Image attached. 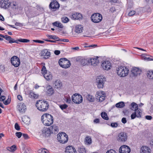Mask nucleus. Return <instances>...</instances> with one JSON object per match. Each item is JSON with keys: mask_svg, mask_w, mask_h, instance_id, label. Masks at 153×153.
I'll use <instances>...</instances> for the list:
<instances>
[{"mask_svg": "<svg viewBox=\"0 0 153 153\" xmlns=\"http://www.w3.org/2000/svg\"><path fill=\"white\" fill-rule=\"evenodd\" d=\"M41 119L43 124L47 126L51 125L53 122V116L48 113L44 114L42 116Z\"/></svg>", "mask_w": 153, "mask_h": 153, "instance_id": "1", "label": "nucleus"}, {"mask_svg": "<svg viewBox=\"0 0 153 153\" xmlns=\"http://www.w3.org/2000/svg\"><path fill=\"white\" fill-rule=\"evenodd\" d=\"M131 110H133V109H134V112L132 113L131 116V119L133 120L136 117L141 118L142 113L139 110L137 104L135 102H132L131 104Z\"/></svg>", "mask_w": 153, "mask_h": 153, "instance_id": "2", "label": "nucleus"}, {"mask_svg": "<svg viewBox=\"0 0 153 153\" xmlns=\"http://www.w3.org/2000/svg\"><path fill=\"white\" fill-rule=\"evenodd\" d=\"M36 105L38 109L41 111H45L49 108V104L48 102L42 101V100L37 101Z\"/></svg>", "mask_w": 153, "mask_h": 153, "instance_id": "3", "label": "nucleus"}, {"mask_svg": "<svg viewBox=\"0 0 153 153\" xmlns=\"http://www.w3.org/2000/svg\"><path fill=\"white\" fill-rule=\"evenodd\" d=\"M116 70L117 74L121 77H124L126 76L129 72L128 68L125 66H118Z\"/></svg>", "mask_w": 153, "mask_h": 153, "instance_id": "4", "label": "nucleus"}, {"mask_svg": "<svg viewBox=\"0 0 153 153\" xmlns=\"http://www.w3.org/2000/svg\"><path fill=\"white\" fill-rule=\"evenodd\" d=\"M57 140L58 142L62 144L66 143L68 140V135L65 132L59 133L57 135Z\"/></svg>", "mask_w": 153, "mask_h": 153, "instance_id": "5", "label": "nucleus"}, {"mask_svg": "<svg viewBox=\"0 0 153 153\" xmlns=\"http://www.w3.org/2000/svg\"><path fill=\"white\" fill-rule=\"evenodd\" d=\"M59 63L61 67L64 68L69 67L71 65L70 61L65 58L60 59L59 61Z\"/></svg>", "mask_w": 153, "mask_h": 153, "instance_id": "6", "label": "nucleus"}, {"mask_svg": "<svg viewBox=\"0 0 153 153\" xmlns=\"http://www.w3.org/2000/svg\"><path fill=\"white\" fill-rule=\"evenodd\" d=\"M72 99L73 101L75 103L79 104L82 102L83 98L80 94L75 93L72 96Z\"/></svg>", "mask_w": 153, "mask_h": 153, "instance_id": "7", "label": "nucleus"}, {"mask_svg": "<svg viewBox=\"0 0 153 153\" xmlns=\"http://www.w3.org/2000/svg\"><path fill=\"white\" fill-rule=\"evenodd\" d=\"M102 18V15L98 13L93 14L91 16V19L92 22L98 23L101 22Z\"/></svg>", "mask_w": 153, "mask_h": 153, "instance_id": "8", "label": "nucleus"}, {"mask_svg": "<svg viewBox=\"0 0 153 153\" xmlns=\"http://www.w3.org/2000/svg\"><path fill=\"white\" fill-rule=\"evenodd\" d=\"M127 138V134L125 132H121L118 134L117 140L119 142H123L126 141Z\"/></svg>", "mask_w": 153, "mask_h": 153, "instance_id": "9", "label": "nucleus"}, {"mask_svg": "<svg viewBox=\"0 0 153 153\" xmlns=\"http://www.w3.org/2000/svg\"><path fill=\"white\" fill-rule=\"evenodd\" d=\"M106 81V78L104 77L100 76L96 79L97 83V85L98 88H102L104 86V83Z\"/></svg>", "mask_w": 153, "mask_h": 153, "instance_id": "10", "label": "nucleus"}, {"mask_svg": "<svg viewBox=\"0 0 153 153\" xmlns=\"http://www.w3.org/2000/svg\"><path fill=\"white\" fill-rule=\"evenodd\" d=\"M10 8L9 10L10 14L14 13L19 8L18 4L16 2L13 1L11 3Z\"/></svg>", "mask_w": 153, "mask_h": 153, "instance_id": "11", "label": "nucleus"}, {"mask_svg": "<svg viewBox=\"0 0 153 153\" xmlns=\"http://www.w3.org/2000/svg\"><path fill=\"white\" fill-rule=\"evenodd\" d=\"M12 64L15 67H18L20 64L19 59L16 56H12L10 59Z\"/></svg>", "mask_w": 153, "mask_h": 153, "instance_id": "12", "label": "nucleus"}, {"mask_svg": "<svg viewBox=\"0 0 153 153\" xmlns=\"http://www.w3.org/2000/svg\"><path fill=\"white\" fill-rule=\"evenodd\" d=\"M96 99L101 102L103 101L105 99V94L103 91H98L96 95Z\"/></svg>", "mask_w": 153, "mask_h": 153, "instance_id": "13", "label": "nucleus"}, {"mask_svg": "<svg viewBox=\"0 0 153 153\" xmlns=\"http://www.w3.org/2000/svg\"><path fill=\"white\" fill-rule=\"evenodd\" d=\"M59 7V4L56 0H52L49 5V7L51 10L55 11Z\"/></svg>", "mask_w": 153, "mask_h": 153, "instance_id": "14", "label": "nucleus"}, {"mask_svg": "<svg viewBox=\"0 0 153 153\" xmlns=\"http://www.w3.org/2000/svg\"><path fill=\"white\" fill-rule=\"evenodd\" d=\"M11 3L9 0H1L0 2L1 7L2 8L7 9L10 7Z\"/></svg>", "mask_w": 153, "mask_h": 153, "instance_id": "15", "label": "nucleus"}, {"mask_svg": "<svg viewBox=\"0 0 153 153\" xmlns=\"http://www.w3.org/2000/svg\"><path fill=\"white\" fill-rule=\"evenodd\" d=\"M131 149L130 147L126 145L121 146L119 149L120 153H129Z\"/></svg>", "mask_w": 153, "mask_h": 153, "instance_id": "16", "label": "nucleus"}, {"mask_svg": "<svg viewBox=\"0 0 153 153\" xmlns=\"http://www.w3.org/2000/svg\"><path fill=\"white\" fill-rule=\"evenodd\" d=\"M101 66L104 70H108L111 67V64L109 61H106L103 62Z\"/></svg>", "mask_w": 153, "mask_h": 153, "instance_id": "17", "label": "nucleus"}, {"mask_svg": "<svg viewBox=\"0 0 153 153\" xmlns=\"http://www.w3.org/2000/svg\"><path fill=\"white\" fill-rule=\"evenodd\" d=\"M41 56H44L45 59H48L51 56V53L47 49H45L41 51Z\"/></svg>", "mask_w": 153, "mask_h": 153, "instance_id": "18", "label": "nucleus"}, {"mask_svg": "<svg viewBox=\"0 0 153 153\" xmlns=\"http://www.w3.org/2000/svg\"><path fill=\"white\" fill-rule=\"evenodd\" d=\"M141 72V70L139 68L136 67H133L131 70V74L135 76H137L138 75H140Z\"/></svg>", "mask_w": 153, "mask_h": 153, "instance_id": "19", "label": "nucleus"}, {"mask_svg": "<svg viewBox=\"0 0 153 153\" xmlns=\"http://www.w3.org/2000/svg\"><path fill=\"white\" fill-rule=\"evenodd\" d=\"M65 153H77L76 149L73 146H69L66 147Z\"/></svg>", "mask_w": 153, "mask_h": 153, "instance_id": "20", "label": "nucleus"}, {"mask_svg": "<svg viewBox=\"0 0 153 153\" xmlns=\"http://www.w3.org/2000/svg\"><path fill=\"white\" fill-rule=\"evenodd\" d=\"M82 15L79 13H75L72 14L71 18L73 20H81L82 19Z\"/></svg>", "mask_w": 153, "mask_h": 153, "instance_id": "21", "label": "nucleus"}, {"mask_svg": "<svg viewBox=\"0 0 153 153\" xmlns=\"http://www.w3.org/2000/svg\"><path fill=\"white\" fill-rule=\"evenodd\" d=\"M18 106V110L20 112L23 113L25 112L26 110V107L24 103L21 102Z\"/></svg>", "mask_w": 153, "mask_h": 153, "instance_id": "22", "label": "nucleus"}, {"mask_svg": "<svg viewBox=\"0 0 153 153\" xmlns=\"http://www.w3.org/2000/svg\"><path fill=\"white\" fill-rule=\"evenodd\" d=\"M42 132L43 136L45 137L49 136L52 133L51 129L47 128H44L42 130Z\"/></svg>", "mask_w": 153, "mask_h": 153, "instance_id": "23", "label": "nucleus"}, {"mask_svg": "<svg viewBox=\"0 0 153 153\" xmlns=\"http://www.w3.org/2000/svg\"><path fill=\"white\" fill-rule=\"evenodd\" d=\"M46 88L47 90L46 93L48 95L51 96L54 94V91L51 86L48 85L46 86Z\"/></svg>", "mask_w": 153, "mask_h": 153, "instance_id": "24", "label": "nucleus"}, {"mask_svg": "<svg viewBox=\"0 0 153 153\" xmlns=\"http://www.w3.org/2000/svg\"><path fill=\"white\" fill-rule=\"evenodd\" d=\"M98 58L97 57L96 58H89V63H91V65L95 66L99 63V61L98 59Z\"/></svg>", "mask_w": 153, "mask_h": 153, "instance_id": "25", "label": "nucleus"}, {"mask_svg": "<svg viewBox=\"0 0 153 153\" xmlns=\"http://www.w3.org/2000/svg\"><path fill=\"white\" fill-rule=\"evenodd\" d=\"M141 153H151L149 148L146 146H143L141 148Z\"/></svg>", "mask_w": 153, "mask_h": 153, "instance_id": "26", "label": "nucleus"}, {"mask_svg": "<svg viewBox=\"0 0 153 153\" xmlns=\"http://www.w3.org/2000/svg\"><path fill=\"white\" fill-rule=\"evenodd\" d=\"M54 84L55 87L56 88H61L62 87V83L59 79L56 80L54 82Z\"/></svg>", "mask_w": 153, "mask_h": 153, "instance_id": "27", "label": "nucleus"}, {"mask_svg": "<svg viewBox=\"0 0 153 153\" xmlns=\"http://www.w3.org/2000/svg\"><path fill=\"white\" fill-rule=\"evenodd\" d=\"M43 75L44 78L47 80H50L52 78V75L49 72H48Z\"/></svg>", "mask_w": 153, "mask_h": 153, "instance_id": "28", "label": "nucleus"}, {"mask_svg": "<svg viewBox=\"0 0 153 153\" xmlns=\"http://www.w3.org/2000/svg\"><path fill=\"white\" fill-rule=\"evenodd\" d=\"M49 129H51L52 133H55L56 132H58L59 131L57 126L55 125H53L51 126Z\"/></svg>", "mask_w": 153, "mask_h": 153, "instance_id": "29", "label": "nucleus"}, {"mask_svg": "<svg viewBox=\"0 0 153 153\" xmlns=\"http://www.w3.org/2000/svg\"><path fill=\"white\" fill-rule=\"evenodd\" d=\"M82 27L81 25H77L75 27V31L78 33H80L82 32Z\"/></svg>", "mask_w": 153, "mask_h": 153, "instance_id": "30", "label": "nucleus"}, {"mask_svg": "<svg viewBox=\"0 0 153 153\" xmlns=\"http://www.w3.org/2000/svg\"><path fill=\"white\" fill-rule=\"evenodd\" d=\"M147 77L150 79H153V71H149L146 74Z\"/></svg>", "mask_w": 153, "mask_h": 153, "instance_id": "31", "label": "nucleus"}, {"mask_svg": "<svg viewBox=\"0 0 153 153\" xmlns=\"http://www.w3.org/2000/svg\"><path fill=\"white\" fill-rule=\"evenodd\" d=\"M49 39L54 40L55 41H59V38L56 35H48L47 36Z\"/></svg>", "mask_w": 153, "mask_h": 153, "instance_id": "32", "label": "nucleus"}, {"mask_svg": "<svg viewBox=\"0 0 153 153\" xmlns=\"http://www.w3.org/2000/svg\"><path fill=\"white\" fill-rule=\"evenodd\" d=\"M125 105L124 102H120L117 103L116 104V106L117 108H123Z\"/></svg>", "mask_w": 153, "mask_h": 153, "instance_id": "33", "label": "nucleus"}, {"mask_svg": "<svg viewBox=\"0 0 153 153\" xmlns=\"http://www.w3.org/2000/svg\"><path fill=\"white\" fill-rule=\"evenodd\" d=\"M53 26H55L57 27H59L60 28H62L63 26L62 24L59 23L58 22H56L53 23Z\"/></svg>", "mask_w": 153, "mask_h": 153, "instance_id": "34", "label": "nucleus"}, {"mask_svg": "<svg viewBox=\"0 0 153 153\" xmlns=\"http://www.w3.org/2000/svg\"><path fill=\"white\" fill-rule=\"evenodd\" d=\"M101 116L104 120H108L109 119L107 114L105 112H103L101 113Z\"/></svg>", "mask_w": 153, "mask_h": 153, "instance_id": "35", "label": "nucleus"}, {"mask_svg": "<svg viewBox=\"0 0 153 153\" xmlns=\"http://www.w3.org/2000/svg\"><path fill=\"white\" fill-rule=\"evenodd\" d=\"M87 63H89V58L86 59H82L81 61V64L83 65H87Z\"/></svg>", "mask_w": 153, "mask_h": 153, "instance_id": "36", "label": "nucleus"}, {"mask_svg": "<svg viewBox=\"0 0 153 153\" xmlns=\"http://www.w3.org/2000/svg\"><path fill=\"white\" fill-rule=\"evenodd\" d=\"M86 98L88 101L91 102H93L94 100V97L88 94L86 96Z\"/></svg>", "mask_w": 153, "mask_h": 153, "instance_id": "37", "label": "nucleus"}, {"mask_svg": "<svg viewBox=\"0 0 153 153\" xmlns=\"http://www.w3.org/2000/svg\"><path fill=\"white\" fill-rule=\"evenodd\" d=\"M0 37L3 38L5 39L6 40L9 41L12 39V38L11 36L7 35L4 36L3 35L0 34Z\"/></svg>", "mask_w": 153, "mask_h": 153, "instance_id": "38", "label": "nucleus"}, {"mask_svg": "<svg viewBox=\"0 0 153 153\" xmlns=\"http://www.w3.org/2000/svg\"><path fill=\"white\" fill-rule=\"evenodd\" d=\"M62 22L64 23L68 22L69 20V19L67 17L64 16L61 19Z\"/></svg>", "mask_w": 153, "mask_h": 153, "instance_id": "39", "label": "nucleus"}, {"mask_svg": "<svg viewBox=\"0 0 153 153\" xmlns=\"http://www.w3.org/2000/svg\"><path fill=\"white\" fill-rule=\"evenodd\" d=\"M78 151L79 153H86L85 149L84 147L79 148Z\"/></svg>", "mask_w": 153, "mask_h": 153, "instance_id": "40", "label": "nucleus"}, {"mask_svg": "<svg viewBox=\"0 0 153 153\" xmlns=\"http://www.w3.org/2000/svg\"><path fill=\"white\" fill-rule=\"evenodd\" d=\"M18 41L19 42H20L23 43H27L30 42V40L27 39H18Z\"/></svg>", "mask_w": 153, "mask_h": 153, "instance_id": "41", "label": "nucleus"}, {"mask_svg": "<svg viewBox=\"0 0 153 153\" xmlns=\"http://www.w3.org/2000/svg\"><path fill=\"white\" fill-rule=\"evenodd\" d=\"M38 152L39 153H48V151L45 149H39Z\"/></svg>", "mask_w": 153, "mask_h": 153, "instance_id": "42", "label": "nucleus"}, {"mask_svg": "<svg viewBox=\"0 0 153 153\" xmlns=\"http://www.w3.org/2000/svg\"><path fill=\"white\" fill-rule=\"evenodd\" d=\"M59 106L60 108L63 110L64 109H66L68 107V105L67 104H64L59 105Z\"/></svg>", "mask_w": 153, "mask_h": 153, "instance_id": "43", "label": "nucleus"}, {"mask_svg": "<svg viewBox=\"0 0 153 153\" xmlns=\"http://www.w3.org/2000/svg\"><path fill=\"white\" fill-rule=\"evenodd\" d=\"M86 142L88 144H91V140L89 137H86L85 138Z\"/></svg>", "mask_w": 153, "mask_h": 153, "instance_id": "44", "label": "nucleus"}, {"mask_svg": "<svg viewBox=\"0 0 153 153\" xmlns=\"http://www.w3.org/2000/svg\"><path fill=\"white\" fill-rule=\"evenodd\" d=\"M42 73V74H44L45 73L48 72L46 67L45 66H43L41 69Z\"/></svg>", "mask_w": 153, "mask_h": 153, "instance_id": "45", "label": "nucleus"}, {"mask_svg": "<svg viewBox=\"0 0 153 153\" xmlns=\"http://www.w3.org/2000/svg\"><path fill=\"white\" fill-rule=\"evenodd\" d=\"M9 148L10 149L9 150L12 152H14L16 149V146L15 145H13L11 146Z\"/></svg>", "mask_w": 153, "mask_h": 153, "instance_id": "46", "label": "nucleus"}, {"mask_svg": "<svg viewBox=\"0 0 153 153\" xmlns=\"http://www.w3.org/2000/svg\"><path fill=\"white\" fill-rule=\"evenodd\" d=\"M15 128L17 131H19L20 130V127L18 124L16 123L15 124Z\"/></svg>", "mask_w": 153, "mask_h": 153, "instance_id": "47", "label": "nucleus"}, {"mask_svg": "<svg viewBox=\"0 0 153 153\" xmlns=\"http://www.w3.org/2000/svg\"><path fill=\"white\" fill-rule=\"evenodd\" d=\"M16 136L19 138H20L22 135V134L21 132H17L16 133Z\"/></svg>", "mask_w": 153, "mask_h": 153, "instance_id": "48", "label": "nucleus"}, {"mask_svg": "<svg viewBox=\"0 0 153 153\" xmlns=\"http://www.w3.org/2000/svg\"><path fill=\"white\" fill-rule=\"evenodd\" d=\"M118 124L116 123H112L111 124L110 126L113 128H116L117 127Z\"/></svg>", "mask_w": 153, "mask_h": 153, "instance_id": "49", "label": "nucleus"}, {"mask_svg": "<svg viewBox=\"0 0 153 153\" xmlns=\"http://www.w3.org/2000/svg\"><path fill=\"white\" fill-rule=\"evenodd\" d=\"M9 43H11V44L13 43H19L18 41V39L16 40H15L12 38L9 41Z\"/></svg>", "mask_w": 153, "mask_h": 153, "instance_id": "50", "label": "nucleus"}, {"mask_svg": "<svg viewBox=\"0 0 153 153\" xmlns=\"http://www.w3.org/2000/svg\"><path fill=\"white\" fill-rule=\"evenodd\" d=\"M135 13V11L134 10L131 11L128 13L129 16H131L134 15Z\"/></svg>", "mask_w": 153, "mask_h": 153, "instance_id": "51", "label": "nucleus"}, {"mask_svg": "<svg viewBox=\"0 0 153 153\" xmlns=\"http://www.w3.org/2000/svg\"><path fill=\"white\" fill-rule=\"evenodd\" d=\"M22 136L25 139H28L29 138V137L28 135L26 134H23Z\"/></svg>", "mask_w": 153, "mask_h": 153, "instance_id": "52", "label": "nucleus"}, {"mask_svg": "<svg viewBox=\"0 0 153 153\" xmlns=\"http://www.w3.org/2000/svg\"><path fill=\"white\" fill-rule=\"evenodd\" d=\"M116 9L114 7H111L110 9V11L111 12V13H114Z\"/></svg>", "mask_w": 153, "mask_h": 153, "instance_id": "53", "label": "nucleus"}, {"mask_svg": "<svg viewBox=\"0 0 153 153\" xmlns=\"http://www.w3.org/2000/svg\"><path fill=\"white\" fill-rule=\"evenodd\" d=\"M106 153H117V152L113 149H110L108 150Z\"/></svg>", "mask_w": 153, "mask_h": 153, "instance_id": "54", "label": "nucleus"}, {"mask_svg": "<svg viewBox=\"0 0 153 153\" xmlns=\"http://www.w3.org/2000/svg\"><path fill=\"white\" fill-rule=\"evenodd\" d=\"M59 41L63 42H68L69 41V40L68 39H59Z\"/></svg>", "mask_w": 153, "mask_h": 153, "instance_id": "55", "label": "nucleus"}, {"mask_svg": "<svg viewBox=\"0 0 153 153\" xmlns=\"http://www.w3.org/2000/svg\"><path fill=\"white\" fill-rule=\"evenodd\" d=\"M150 146L151 149H153V139H152L150 141Z\"/></svg>", "mask_w": 153, "mask_h": 153, "instance_id": "56", "label": "nucleus"}, {"mask_svg": "<svg viewBox=\"0 0 153 153\" xmlns=\"http://www.w3.org/2000/svg\"><path fill=\"white\" fill-rule=\"evenodd\" d=\"M15 25L16 26H19V27H22L23 25V24L17 22H16L15 23Z\"/></svg>", "mask_w": 153, "mask_h": 153, "instance_id": "57", "label": "nucleus"}, {"mask_svg": "<svg viewBox=\"0 0 153 153\" xmlns=\"http://www.w3.org/2000/svg\"><path fill=\"white\" fill-rule=\"evenodd\" d=\"M33 41L36 42L41 44L43 43L44 42V41L39 40H34Z\"/></svg>", "mask_w": 153, "mask_h": 153, "instance_id": "58", "label": "nucleus"}, {"mask_svg": "<svg viewBox=\"0 0 153 153\" xmlns=\"http://www.w3.org/2000/svg\"><path fill=\"white\" fill-rule=\"evenodd\" d=\"M121 121L122 123L124 124L126 123L127 122L126 119L125 117H123L122 118Z\"/></svg>", "mask_w": 153, "mask_h": 153, "instance_id": "59", "label": "nucleus"}, {"mask_svg": "<svg viewBox=\"0 0 153 153\" xmlns=\"http://www.w3.org/2000/svg\"><path fill=\"white\" fill-rule=\"evenodd\" d=\"M10 100H7L5 101V102H4V105H7L9 104L10 103Z\"/></svg>", "mask_w": 153, "mask_h": 153, "instance_id": "60", "label": "nucleus"}, {"mask_svg": "<svg viewBox=\"0 0 153 153\" xmlns=\"http://www.w3.org/2000/svg\"><path fill=\"white\" fill-rule=\"evenodd\" d=\"M144 59L145 60H146L147 61H152L153 60V59L150 58L149 57H145L144 58Z\"/></svg>", "mask_w": 153, "mask_h": 153, "instance_id": "61", "label": "nucleus"}, {"mask_svg": "<svg viewBox=\"0 0 153 153\" xmlns=\"http://www.w3.org/2000/svg\"><path fill=\"white\" fill-rule=\"evenodd\" d=\"M6 99V97L4 96H3L1 97H0V101H2L5 100Z\"/></svg>", "mask_w": 153, "mask_h": 153, "instance_id": "62", "label": "nucleus"}, {"mask_svg": "<svg viewBox=\"0 0 153 153\" xmlns=\"http://www.w3.org/2000/svg\"><path fill=\"white\" fill-rule=\"evenodd\" d=\"M152 117L151 116L147 115L146 116V118L148 120H151L152 119Z\"/></svg>", "mask_w": 153, "mask_h": 153, "instance_id": "63", "label": "nucleus"}, {"mask_svg": "<svg viewBox=\"0 0 153 153\" xmlns=\"http://www.w3.org/2000/svg\"><path fill=\"white\" fill-rule=\"evenodd\" d=\"M17 98L20 101H22V97L21 95H18L17 96Z\"/></svg>", "mask_w": 153, "mask_h": 153, "instance_id": "64", "label": "nucleus"}]
</instances>
